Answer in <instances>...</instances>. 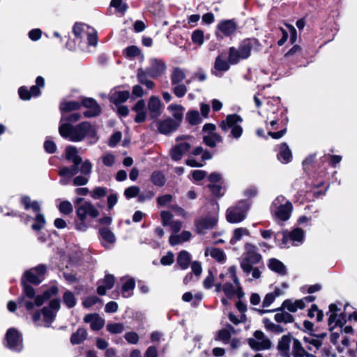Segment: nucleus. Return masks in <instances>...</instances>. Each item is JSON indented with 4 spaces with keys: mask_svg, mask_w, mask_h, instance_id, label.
I'll return each mask as SVG.
<instances>
[{
    "mask_svg": "<svg viewBox=\"0 0 357 357\" xmlns=\"http://www.w3.org/2000/svg\"><path fill=\"white\" fill-rule=\"evenodd\" d=\"M59 131L63 138L75 142H81L85 137L93 139L92 143L98 140L96 126L87 121L75 126L68 123H62L59 126Z\"/></svg>",
    "mask_w": 357,
    "mask_h": 357,
    "instance_id": "1",
    "label": "nucleus"
},
{
    "mask_svg": "<svg viewBox=\"0 0 357 357\" xmlns=\"http://www.w3.org/2000/svg\"><path fill=\"white\" fill-rule=\"evenodd\" d=\"M65 158L73 165L70 167H61L59 170V175L61 177V183L63 185L68 184L73 176L79 173V168L83 162L81 156L79 155L78 149L73 146H68L66 148Z\"/></svg>",
    "mask_w": 357,
    "mask_h": 357,
    "instance_id": "2",
    "label": "nucleus"
},
{
    "mask_svg": "<svg viewBox=\"0 0 357 357\" xmlns=\"http://www.w3.org/2000/svg\"><path fill=\"white\" fill-rule=\"evenodd\" d=\"M219 278L222 282V291L227 298H231L236 294L238 298L243 296L239 279L236 275V267L230 266L225 273H221Z\"/></svg>",
    "mask_w": 357,
    "mask_h": 357,
    "instance_id": "3",
    "label": "nucleus"
},
{
    "mask_svg": "<svg viewBox=\"0 0 357 357\" xmlns=\"http://www.w3.org/2000/svg\"><path fill=\"white\" fill-rule=\"evenodd\" d=\"M82 106L88 109L84 112L85 117L90 118L98 116L101 111L100 105L94 99L91 98H83L81 101L64 100L61 102L59 108L63 114L64 112L78 110Z\"/></svg>",
    "mask_w": 357,
    "mask_h": 357,
    "instance_id": "4",
    "label": "nucleus"
},
{
    "mask_svg": "<svg viewBox=\"0 0 357 357\" xmlns=\"http://www.w3.org/2000/svg\"><path fill=\"white\" fill-rule=\"evenodd\" d=\"M45 273V266L40 264L34 268L24 272L22 277L21 283L23 287V294L29 298H35V289L28 283L34 285L39 284L43 280V275Z\"/></svg>",
    "mask_w": 357,
    "mask_h": 357,
    "instance_id": "5",
    "label": "nucleus"
},
{
    "mask_svg": "<svg viewBox=\"0 0 357 357\" xmlns=\"http://www.w3.org/2000/svg\"><path fill=\"white\" fill-rule=\"evenodd\" d=\"M45 303V293L38 295L34 302L26 300L24 296L18 299V303L24 305L28 311H31V319L36 326H42L45 320V307L40 309H35V307H40Z\"/></svg>",
    "mask_w": 357,
    "mask_h": 357,
    "instance_id": "6",
    "label": "nucleus"
},
{
    "mask_svg": "<svg viewBox=\"0 0 357 357\" xmlns=\"http://www.w3.org/2000/svg\"><path fill=\"white\" fill-rule=\"evenodd\" d=\"M293 205L285 197L278 196L270 206L271 214L276 222L287 221L291 215Z\"/></svg>",
    "mask_w": 357,
    "mask_h": 357,
    "instance_id": "7",
    "label": "nucleus"
},
{
    "mask_svg": "<svg viewBox=\"0 0 357 357\" xmlns=\"http://www.w3.org/2000/svg\"><path fill=\"white\" fill-rule=\"evenodd\" d=\"M255 43V40L246 39L243 40L237 47H231L228 52L229 62L231 65H234L237 64L241 60L249 58Z\"/></svg>",
    "mask_w": 357,
    "mask_h": 357,
    "instance_id": "8",
    "label": "nucleus"
},
{
    "mask_svg": "<svg viewBox=\"0 0 357 357\" xmlns=\"http://www.w3.org/2000/svg\"><path fill=\"white\" fill-rule=\"evenodd\" d=\"M262 257L258 252L257 246L247 243L245 245V252L242 255L241 268L246 274L250 273L252 266L259 264Z\"/></svg>",
    "mask_w": 357,
    "mask_h": 357,
    "instance_id": "9",
    "label": "nucleus"
},
{
    "mask_svg": "<svg viewBox=\"0 0 357 357\" xmlns=\"http://www.w3.org/2000/svg\"><path fill=\"white\" fill-rule=\"evenodd\" d=\"M243 121L242 118L238 114H229L226 119L222 121L219 127L225 132L230 130L228 137L238 139L243 135V128L241 126Z\"/></svg>",
    "mask_w": 357,
    "mask_h": 357,
    "instance_id": "10",
    "label": "nucleus"
},
{
    "mask_svg": "<svg viewBox=\"0 0 357 357\" xmlns=\"http://www.w3.org/2000/svg\"><path fill=\"white\" fill-rule=\"evenodd\" d=\"M20 202L26 210H32L35 213L34 218L26 215V219L24 220V222L26 224L30 219H33L35 222L31 225V228L34 231L41 229L43 227L45 220L43 215L39 213L40 211L39 204L36 201H31L30 197L27 196L22 197Z\"/></svg>",
    "mask_w": 357,
    "mask_h": 357,
    "instance_id": "11",
    "label": "nucleus"
},
{
    "mask_svg": "<svg viewBox=\"0 0 357 357\" xmlns=\"http://www.w3.org/2000/svg\"><path fill=\"white\" fill-rule=\"evenodd\" d=\"M75 35V43H82L84 38H87L88 44L96 47L98 43L97 32L93 28L82 23H76L73 29Z\"/></svg>",
    "mask_w": 357,
    "mask_h": 357,
    "instance_id": "12",
    "label": "nucleus"
},
{
    "mask_svg": "<svg viewBox=\"0 0 357 357\" xmlns=\"http://www.w3.org/2000/svg\"><path fill=\"white\" fill-rule=\"evenodd\" d=\"M250 205L246 201L239 202L235 206L227 209L226 213L227 220L230 223H239L246 217Z\"/></svg>",
    "mask_w": 357,
    "mask_h": 357,
    "instance_id": "13",
    "label": "nucleus"
},
{
    "mask_svg": "<svg viewBox=\"0 0 357 357\" xmlns=\"http://www.w3.org/2000/svg\"><path fill=\"white\" fill-rule=\"evenodd\" d=\"M74 203L79 219L86 220L87 216L96 218L99 215L98 210L90 202H84L83 198H77Z\"/></svg>",
    "mask_w": 357,
    "mask_h": 357,
    "instance_id": "14",
    "label": "nucleus"
},
{
    "mask_svg": "<svg viewBox=\"0 0 357 357\" xmlns=\"http://www.w3.org/2000/svg\"><path fill=\"white\" fill-rule=\"evenodd\" d=\"M305 240V231L298 227L293 229L291 231H283L282 244L285 247L299 246L302 245Z\"/></svg>",
    "mask_w": 357,
    "mask_h": 357,
    "instance_id": "15",
    "label": "nucleus"
},
{
    "mask_svg": "<svg viewBox=\"0 0 357 357\" xmlns=\"http://www.w3.org/2000/svg\"><path fill=\"white\" fill-rule=\"evenodd\" d=\"M36 85L32 86L30 90L25 86H20L18 89L20 98L23 100H29L32 97L36 98L41 94L40 88L43 87L44 79L41 76H38L36 80Z\"/></svg>",
    "mask_w": 357,
    "mask_h": 357,
    "instance_id": "16",
    "label": "nucleus"
},
{
    "mask_svg": "<svg viewBox=\"0 0 357 357\" xmlns=\"http://www.w3.org/2000/svg\"><path fill=\"white\" fill-rule=\"evenodd\" d=\"M92 163L89 160H85L81 164L80 167L79 168V172L81 173L80 175L75 176L73 183L75 186H82L86 185L89 181L90 175L92 172Z\"/></svg>",
    "mask_w": 357,
    "mask_h": 357,
    "instance_id": "17",
    "label": "nucleus"
},
{
    "mask_svg": "<svg viewBox=\"0 0 357 357\" xmlns=\"http://www.w3.org/2000/svg\"><path fill=\"white\" fill-rule=\"evenodd\" d=\"M248 344L252 349L256 351L268 349L271 347V341L261 331H256L254 333L253 337L248 340Z\"/></svg>",
    "mask_w": 357,
    "mask_h": 357,
    "instance_id": "18",
    "label": "nucleus"
},
{
    "mask_svg": "<svg viewBox=\"0 0 357 357\" xmlns=\"http://www.w3.org/2000/svg\"><path fill=\"white\" fill-rule=\"evenodd\" d=\"M6 340L9 349L15 351H20L22 349V336L17 329H8L6 334Z\"/></svg>",
    "mask_w": 357,
    "mask_h": 357,
    "instance_id": "19",
    "label": "nucleus"
},
{
    "mask_svg": "<svg viewBox=\"0 0 357 357\" xmlns=\"http://www.w3.org/2000/svg\"><path fill=\"white\" fill-rule=\"evenodd\" d=\"M237 25L233 20H225L217 26L215 35L218 38L222 39L224 36H231L236 31Z\"/></svg>",
    "mask_w": 357,
    "mask_h": 357,
    "instance_id": "20",
    "label": "nucleus"
},
{
    "mask_svg": "<svg viewBox=\"0 0 357 357\" xmlns=\"http://www.w3.org/2000/svg\"><path fill=\"white\" fill-rule=\"evenodd\" d=\"M146 69L149 77L157 78L165 73L167 66L162 59L152 58L149 60V66Z\"/></svg>",
    "mask_w": 357,
    "mask_h": 357,
    "instance_id": "21",
    "label": "nucleus"
},
{
    "mask_svg": "<svg viewBox=\"0 0 357 357\" xmlns=\"http://www.w3.org/2000/svg\"><path fill=\"white\" fill-rule=\"evenodd\" d=\"M218 218L216 215H207L197 219L195 225L199 234H204L206 230L212 229L217 224Z\"/></svg>",
    "mask_w": 357,
    "mask_h": 357,
    "instance_id": "22",
    "label": "nucleus"
},
{
    "mask_svg": "<svg viewBox=\"0 0 357 357\" xmlns=\"http://www.w3.org/2000/svg\"><path fill=\"white\" fill-rule=\"evenodd\" d=\"M179 126L180 125L170 117L157 122L158 131L164 135H168L176 131Z\"/></svg>",
    "mask_w": 357,
    "mask_h": 357,
    "instance_id": "23",
    "label": "nucleus"
},
{
    "mask_svg": "<svg viewBox=\"0 0 357 357\" xmlns=\"http://www.w3.org/2000/svg\"><path fill=\"white\" fill-rule=\"evenodd\" d=\"M148 109L151 119H157L162 113V102L158 96H151L148 102Z\"/></svg>",
    "mask_w": 357,
    "mask_h": 357,
    "instance_id": "24",
    "label": "nucleus"
},
{
    "mask_svg": "<svg viewBox=\"0 0 357 357\" xmlns=\"http://www.w3.org/2000/svg\"><path fill=\"white\" fill-rule=\"evenodd\" d=\"M294 337L290 335H283L278 342V349L282 357H290V347L292 344Z\"/></svg>",
    "mask_w": 357,
    "mask_h": 357,
    "instance_id": "25",
    "label": "nucleus"
},
{
    "mask_svg": "<svg viewBox=\"0 0 357 357\" xmlns=\"http://www.w3.org/2000/svg\"><path fill=\"white\" fill-rule=\"evenodd\" d=\"M303 343L307 351L316 354L321 349L322 342L315 335H309L303 337Z\"/></svg>",
    "mask_w": 357,
    "mask_h": 357,
    "instance_id": "26",
    "label": "nucleus"
},
{
    "mask_svg": "<svg viewBox=\"0 0 357 357\" xmlns=\"http://www.w3.org/2000/svg\"><path fill=\"white\" fill-rule=\"evenodd\" d=\"M312 357L313 355L309 354L305 349V344L297 339L294 338L291 344V351H290V357Z\"/></svg>",
    "mask_w": 357,
    "mask_h": 357,
    "instance_id": "27",
    "label": "nucleus"
},
{
    "mask_svg": "<svg viewBox=\"0 0 357 357\" xmlns=\"http://www.w3.org/2000/svg\"><path fill=\"white\" fill-rule=\"evenodd\" d=\"M190 148V143L188 142H178L174 146L170 152L171 157L174 160H179L181 159L184 153H185Z\"/></svg>",
    "mask_w": 357,
    "mask_h": 357,
    "instance_id": "28",
    "label": "nucleus"
},
{
    "mask_svg": "<svg viewBox=\"0 0 357 357\" xmlns=\"http://www.w3.org/2000/svg\"><path fill=\"white\" fill-rule=\"evenodd\" d=\"M60 308V302L58 299H53L50 301L48 308L46 307V326L51 324Z\"/></svg>",
    "mask_w": 357,
    "mask_h": 357,
    "instance_id": "29",
    "label": "nucleus"
},
{
    "mask_svg": "<svg viewBox=\"0 0 357 357\" xmlns=\"http://www.w3.org/2000/svg\"><path fill=\"white\" fill-rule=\"evenodd\" d=\"M115 278L112 275L107 274L105 278L98 282L97 292L99 295L103 296L106 294V291L113 287Z\"/></svg>",
    "mask_w": 357,
    "mask_h": 357,
    "instance_id": "30",
    "label": "nucleus"
},
{
    "mask_svg": "<svg viewBox=\"0 0 357 357\" xmlns=\"http://www.w3.org/2000/svg\"><path fill=\"white\" fill-rule=\"evenodd\" d=\"M132 110L137 113L135 121L137 123H142L146 119V111L145 107V102L141 99L132 107Z\"/></svg>",
    "mask_w": 357,
    "mask_h": 357,
    "instance_id": "31",
    "label": "nucleus"
},
{
    "mask_svg": "<svg viewBox=\"0 0 357 357\" xmlns=\"http://www.w3.org/2000/svg\"><path fill=\"white\" fill-rule=\"evenodd\" d=\"M84 320L85 322L90 324L91 328L93 331L101 329L105 324L104 319L100 317L97 314H86Z\"/></svg>",
    "mask_w": 357,
    "mask_h": 357,
    "instance_id": "32",
    "label": "nucleus"
},
{
    "mask_svg": "<svg viewBox=\"0 0 357 357\" xmlns=\"http://www.w3.org/2000/svg\"><path fill=\"white\" fill-rule=\"evenodd\" d=\"M229 64L231 63L229 61H227L220 55L218 56L214 63L215 70L213 71V74L216 77H221L222 72H226L229 69Z\"/></svg>",
    "mask_w": 357,
    "mask_h": 357,
    "instance_id": "33",
    "label": "nucleus"
},
{
    "mask_svg": "<svg viewBox=\"0 0 357 357\" xmlns=\"http://www.w3.org/2000/svg\"><path fill=\"white\" fill-rule=\"evenodd\" d=\"M278 159L284 164H287L291 160L292 154L287 144L282 143L278 147Z\"/></svg>",
    "mask_w": 357,
    "mask_h": 357,
    "instance_id": "34",
    "label": "nucleus"
},
{
    "mask_svg": "<svg viewBox=\"0 0 357 357\" xmlns=\"http://www.w3.org/2000/svg\"><path fill=\"white\" fill-rule=\"evenodd\" d=\"M330 331H334L337 326L342 327L346 322V317L343 313L330 314L328 317Z\"/></svg>",
    "mask_w": 357,
    "mask_h": 357,
    "instance_id": "35",
    "label": "nucleus"
},
{
    "mask_svg": "<svg viewBox=\"0 0 357 357\" xmlns=\"http://www.w3.org/2000/svg\"><path fill=\"white\" fill-rule=\"evenodd\" d=\"M167 110L174 117L173 120L181 125L183 118L185 108L181 105L171 104L167 107Z\"/></svg>",
    "mask_w": 357,
    "mask_h": 357,
    "instance_id": "36",
    "label": "nucleus"
},
{
    "mask_svg": "<svg viewBox=\"0 0 357 357\" xmlns=\"http://www.w3.org/2000/svg\"><path fill=\"white\" fill-rule=\"evenodd\" d=\"M129 96L130 92L128 91H114L110 93L109 100L116 105H118L126 102Z\"/></svg>",
    "mask_w": 357,
    "mask_h": 357,
    "instance_id": "37",
    "label": "nucleus"
},
{
    "mask_svg": "<svg viewBox=\"0 0 357 357\" xmlns=\"http://www.w3.org/2000/svg\"><path fill=\"white\" fill-rule=\"evenodd\" d=\"M192 237V234L189 231H183L180 234H172L169 238L171 245H176L179 243L189 241Z\"/></svg>",
    "mask_w": 357,
    "mask_h": 357,
    "instance_id": "38",
    "label": "nucleus"
},
{
    "mask_svg": "<svg viewBox=\"0 0 357 357\" xmlns=\"http://www.w3.org/2000/svg\"><path fill=\"white\" fill-rule=\"evenodd\" d=\"M135 287V280L134 278L125 279L122 284L121 292L124 298L131 297L133 294V290Z\"/></svg>",
    "mask_w": 357,
    "mask_h": 357,
    "instance_id": "39",
    "label": "nucleus"
},
{
    "mask_svg": "<svg viewBox=\"0 0 357 357\" xmlns=\"http://www.w3.org/2000/svg\"><path fill=\"white\" fill-rule=\"evenodd\" d=\"M205 255H210L212 258L220 263H224L226 261V255L223 250L213 248H206L205 250Z\"/></svg>",
    "mask_w": 357,
    "mask_h": 357,
    "instance_id": "40",
    "label": "nucleus"
},
{
    "mask_svg": "<svg viewBox=\"0 0 357 357\" xmlns=\"http://www.w3.org/2000/svg\"><path fill=\"white\" fill-rule=\"evenodd\" d=\"M137 76L139 82L146 86L148 89H152L154 87V82L148 79V76L149 75L147 73V69L143 70L142 68H139L137 70Z\"/></svg>",
    "mask_w": 357,
    "mask_h": 357,
    "instance_id": "41",
    "label": "nucleus"
},
{
    "mask_svg": "<svg viewBox=\"0 0 357 357\" xmlns=\"http://www.w3.org/2000/svg\"><path fill=\"white\" fill-rule=\"evenodd\" d=\"M268 268L273 271L284 275L287 273L286 267L282 262L276 259H271L268 264Z\"/></svg>",
    "mask_w": 357,
    "mask_h": 357,
    "instance_id": "42",
    "label": "nucleus"
},
{
    "mask_svg": "<svg viewBox=\"0 0 357 357\" xmlns=\"http://www.w3.org/2000/svg\"><path fill=\"white\" fill-rule=\"evenodd\" d=\"M185 73L183 69L178 67L173 68L170 79L172 84H177L181 83L185 79Z\"/></svg>",
    "mask_w": 357,
    "mask_h": 357,
    "instance_id": "43",
    "label": "nucleus"
},
{
    "mask_svg": "<svg viewBox=\"0 0 357 357\" xmlns=\"http://www.w3.org/2000/svg\"><path fill=\"white\" fill-rule=\"evenodd\" d=\"M102 239L104 241L102 245L104 247H107V244L114 243L116 241L114 233L107 228H102L99 231Z\"/></svg>",
    "mask_w": 357,
    "mask_h": 357,
    "instance_id": "44",
    "label": "nucleus"
},
{
    "mask_svg": "<svg viewBox=\"0 0 357 357\" xmlns=\"http://www.w3.org/2000/svg\"><path fill=\"white\" fill-rule=\"evenodd\" d=\"M282 307L291 312H295L298 309H303L305 307L304 301L296 300L293 302L291 300H285L282 303Z\"/></svg>",
    "mask_w": 357,
    "mask_h": 357,
    "instance_id": "45",
    "label": "nucleus"
},
{
    "mask_svg": "<svg viewBox=\"0 0 357 357\" xmlns=\"http://www.w3.org/2000/svg\"><path fill=\"white\" fill-rule=\"evenodd\" d=\"M203 141L206 146L214 148L217 144L222 142V137L218 133L205 135Z\"/></svg>",
    "mask_w": 357,
    "mask_h": 357,
    "instance_id": "46",
    "label": "nucleus"
},
{
    "mask_svg": "<svg viewBox=\"0 0 357 357\" xmlns=\"http://www.w3.org/2000/svg\"><path fill=\"white\" fill-rule=\"evenodd\" d=\"M250 231L246 228L240 227L236 228L233 231L232 237L230 239L231 245L236 244L238 241H241L244 236H249Z\"/></svg>",
    "mask_w": 357,
    "mask_h": 357,
    "instance_id": "47",
    "label": "nucleus"
},
{
    "mask_svg": "<svg viewBox=\"0 0 357 357\" xmlns=\"http://www.w3.org/2000/svg\"><path fill=\"white\" fill-rule=\"evenodd\" d=\"M87 336V332L84 328H78L70 337V342L73 344L82 343Z\"/></svg>",
    "mask_w": 357,
    "mask_h": 357,
    "instance_id": "48",
    "label": "nucleus"
},
{
    "mask_svg": "<svg viewBox=\"0 0 357 357\" xmlns=\"http://www.w3.org/2000/svg\"><path fill=\"white\" fill-rule=\"evenodd\" d=\"M190 255L185 250L179 252L177 257V264L182 269H186L190 264Z\"/></svg>",
    "mask_w": 357,
    "mask_h": 357,
    "instance_id": "49",
    "label": "nucleus"
},
{
    "mask_svg": "<svg viewBox=\"0 0 357 357\" xmlns=\"http://www.w3.org/2000/svg\"><path fill=\"white\" fill-rule=\"evenodd\" d=\"M278 123H279V120L278 119H273V120H272L270 122V126L271 128H269L268 126L267 127V129L268 130V135L269 136H271V137H273V139H280L286 132V130L285 129L281 130L278 131V132H272L271 131L272 129H276V128H275V126L276 125H278Z\"/></svg>",
    "mask_w": 357,
    "mask_h": 357,
    "instance_id": "50",
    "label": "nucleus"
},
{
    "mask_svg": "<svg viewBox=\"0 0 357 357\" xmlns=\"http://www.w3.org/2000/svg\"><path fill=\"white\" fill-rule=\"evenodd\" d=\"M185 119L190 125L192 126L199 124L202 121L199 112L196 110H190L188 112Z\"/></svg>",
    "mask_w": 357,
    "mask_h": 357,
    "instance_id": "51",
    "label": "nucleus"
},
{
    "mask_svg": "<svg viewBox=\"0 0 357 357\" xmlns=\"http://www.w3.org/2000/svg\"><path fill=\"white\" fill-rule=\"evenodd\" d=\"M123 54L126 57L131 59L137 56H141L142 59L144 58V55L141 53L140 50L135 45H131L126 47L123 52Z\"/></svg>",
    "mask_w": 357,
    "mask_h": 357,
    "instance_id": "52",
    "label": "nucleus"
},
{
    "mask_svg": "<svg viewBox=\"0 0 357 357\" xmlns=\"http://www.w3.org/2000/svg\"><path fill=\"white\" fill-rule=\"evenodd\" d=\"M275 320L278 323H292L294 320V317L287 312L281 311L280 312H278L275 315Z\"/></svg>",
    "mask_w": 357,
    "mask_h": 357,
    "instance_id": "53",
    "label": "nucleus"
},
{
    "mask_svg": "<svg viewBox=\"0 0 357 357\" xmlns=\"http://www.w3.org/2000/svg\"><path fill=\"white\" fill-rule=\"evenodd\" d=\"M151 181L155 185L162 186L165 183V178L161 172L155 171L152 173Z\"/></svg>",
    "mask_w": 357,
    "mask_h": 357,
    "instance_id": "54",
    "label": "nucleus"
},
{
    "mask_svg": "<svg viewBox=\"0 0 357 357\" xmlns=\"http://www.w3.org/2000/svg\"><path fill=\"white\" fill-rule=\"evenodd\" d=\"M172 85L174 86L172 88V91L176 97L182 98L186 94L188 89L185 84L179 83L177 84Z\"/></svg>",
    "mask_w": 357,
    "mask_h": 357,
    "instance_id": "55",
    "label": "nucleus"
},
{
    "mask_svg": "<svg viewBox=\"0 0 357 357\" xmlns=\"http://www.w3.org/2000/svg\"><path fill=\"white\" fill-rule=\"evenodd\" d=\"M308 316L310 318L316 317L317 321H321L324 317V313L319 310L317 306L314 304L312 305L311 308L308 311Z\"/></svg>",
    "mask_w": 357,
    "mask_h": 357,
    "instance_id": "56",
    "label": "nucleus"
},
{
    "mask_svg": "<svg viewBox=\"0 0 357 357\" xmlns=\"http://www.w3.org/2000/svg\"><path fill=\"white\" fill-rule=\"evenodd\" d=\"M192 41L199 45H202L204 41V32L201 29L195 30L191 35Z\"/></svg>",
    "mask_w": 357,
    "mask_h": 357,
    "instance_id": "57",
    "label": "nucleus"
},
{
    "mask_svg": "<svg viewBox=\"0 0 357 357\" xmlns=\"http://www.w3.org/2000/svg\"><path fill=\"white\" fill-rule=\"evenodd\" d=\"M64 303L69 307H73L76 305V299L74 294L67 291L64 293L63 296Z\"/></svg>",
    "mask_w": 357,
    "mask_h": 357,
    "instance_id": "58",
    "label": "nucleus"
},
{
    "mask_svg": "<svg viewBox=\"0 0 357 357\" xmlns=\"http://www.w3.org/2000/svg\"><path fill=\"white\" fill-rule=\"evenodd\" d=\"M59 211L64 215H69L73 211L72 204L69 201H63L59 205Z\"/></svg>",
    "mask_w": 357,
    "mask_h": 357,
    "instance_id": "59",
    "label": "nucleus"
},
{
    "mask_svg": "<svg viewBox=\"0 0 357 357\" xmlns=\"http://www.w3.org/2000/svg\"><path fill=\"white\" fill-rule=\"evenodd\" d=\"M139 192L140 189L138 186L132 185L127 188L124 190V195L128 199H130L131 198L137 197L139 194Z\"/></svg>",
    "mask_w": 357,
    "mask_h": 357,
    "instance_id": "60",
    "label": "nucleus"
},
{
    "mask_svg": "<svg viewBox=\"0 0 357 357\" xmlns=\"http://www.w3.org/2000/svg\"><path fill=\"white\" fill-rule=\"evenodd\" d=\"M82 117V115L79 113L75 112L69 114L68 116H66L64 114H62V118L61 119V123H75L78 121Z\"/></svg>",
    "mask_w": 357,
    "mask_h": 357,
    "instance_id": "61",
    "label": "nucleus"
},
{
    "mask_svg": "<svg viewBox=\"0 0 357 357\" xmlns=\"http://www.w3.org/2000/svg\"><path fill=\"white\" fill-rule=\"evenodd\" d=\"M107 329L111 333L118 334L123 332L124 326L123 324L121 323L108 324L107 325Z\"/></svg>",
    "mask_w": 357,
    "mask_h": 357,
    "instance_id": "62",
    "label": "nucleus"
},
{
    "mask_svg": "<svg viewBox=\"0 0 357 357\" xmlns=\"http://www.w3.org/2000/svg\"><path fill=\"white\" fill-rule=\"evenodd\" d=\"M107 195V188L104 187H96L91 192V196L95 199H98Z\"/></svg>",
    "mask_w": 357,
    "mask_h": 357,
    "instance_id": "63",
    "label": "nucleus"
},
{
    "mask_svg": "<svg viewBox=\"0 0 357 357\" xmlns=\"http://www.w3.org/2000/svg\"><path fill=\"white\" fill-rule=\"evenodd\" d=\"M160 216L162 225L165 227L169 226L171 222L173 221V215L169 211H161Z\"/></svg>",
    "mask_w": 357,
    "mask_h": 357,
    "instance_id": "64",
    "label": "nucleus"
}]
</instances>
